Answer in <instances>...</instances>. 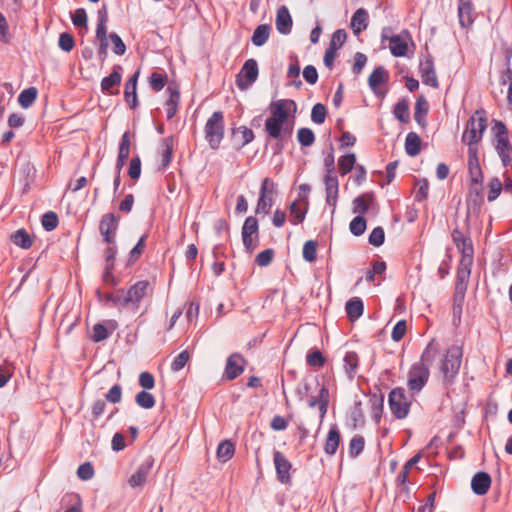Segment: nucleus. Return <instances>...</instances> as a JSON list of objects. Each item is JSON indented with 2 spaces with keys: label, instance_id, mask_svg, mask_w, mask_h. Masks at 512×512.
I'll return each instance as SVG.
<instances>
[{
  "label": "nucleus",
  "instance_id": "1",
  "mask_svg": "<svg viewBox=\"0 0 512 512\" xmlns=\"http://www.w3.org/2000/svg\"><path fill=\"white\" fill-rule=\"evenodd\" d=\"M270 116L265 121V130L273 139L291 135L297 105L293 100L281 99L269 105Z\"/></svg>",
  "mask_w": 512,
  "mask_h": 512
},
{
  "label": "nucleus",
  "instance_id": "2",
  "mask_svg": "<svg viewBox=\"0 0 512 512\" xmlns=\"http://www.w3.org/2000/svg\"><path fill=\"white\" fill-rule=\"evenodd\" d=\"M438 353V345L432 340L424 350L421 359L415 363L408 374V387L413 392H419L427 383L429 378V366Z\"/></svg>",
  "mask_w": 512,
  "mask_h": 512
},
{
  "label": "nucleus",
  "instance_id": "3",
  "mask_svg": "<svg viewBox=\"0 0 512 512\" xmlns=\"http://www.w3.org/2000/svg\"><path fill=\"white\" fill-rule=\"evenodd\" d=\"M488 118L485 110H476L466 122L461 140L468 148H477L476 144L479 143L487 129Z\"/></svg>",
  "mask_w": 512,
  "mask_h": 512
},
{
  "label": "nucleus",
  "instance_id": "4",
  "mask_svg": "<svg viewBox=\"0 0 512 512\" xmlns=\"http://www.w3.org/2000/svg\"><path fill=\"white\" fill-rule=\"evenodd\" d=\"M491 132L493 135L492 145L501 159L503 166L507 167L512 161V144L509 140L508 130L503 122L493 120Z\"/></svg>",
  "mask_w": 512,
  "mask_h": 512
},
{
  "label": "nucleus",
  "instance_id": "5",
  "mask_svg": "<svg viewBox=\"0 0 512 512\" xmlns=\"http://www.w3.org/2000/svg\"><path fill=\"white\" fill-rule=\"evenodd\" d=\"M462 348L458 345L451 346L440 362V371L445 381H452L458 374L462 362Z\"/></svg>",
  "mask_w": 512,
  "mask_h": 512
},
{
  "label": "nucleus",
  "instance_id": "6",
  "mask_svg": "<svg viewBox=\"0 0 512 512\" xmlns=\"http://www.w3.org/2000/svg\"><path fill=\"white\" fill-rule=\"evenodd\" d=\"M224 136V118L220 111L214 112L205 125V138L212 149L219 147Z\"/></svg>",
  "mask_w": 512,
  "mask_h": 512
},
{
  "label": "nucleus",
  "instance_id": "7",
  "mask_svg": "<svg viewBox=\"0 0 512 512\" xmlns=\"http://www.w3.org/2000/svg\"><path fill=\"white\" fill-rule=\"evenodd\" d=\"M150 284L146 280L138 281L128 291H119L115 297V302L119 305L138 306L141 300L146 296Z\"/></svg>",
  "mask_w": 512,
  "mask_h": 512
},
{
  "label": "nucleus",
  "instance_id": "8",
  "mask_svg": "<svg viewBox=\"0 0 512 512\" xmlns=\"http://www.w3.org/2000/svg\"><path fill=\"white\" fill-rule=\"evenodd\" d=\"M275 194V183L269 179H263L259 191V199L255 208L256 214H268L273 203Z\"/></svg>",
  "mask_w": 512,
  "mask_h": 512
},
{
  "label": "nucleus",
  "instance_id": "9",
  "mask_svg": "<svg viewBox=\"0 0 512 512\" xmlns=\"http://www.w3.org/2000/svg\"><path fill=\"white\" fill-rule=\"evenodd\" d=\"M389 407L392 414L397 419H404L407 417L410 409V402L405 396L402 388H395L389 394Z\"/></svg>",
  "mask_w": 512,
  "mask_h": 512
},
{
  "label": "nucleus",
  "instance_id": "10",
  "mask_svg": "<svg viewBox=\"0 0 512 512\" xmlns=\"http://www.w3.org/2000/svg\"><path fill=\"white\" fill-rule=\"evenodd\" d=\"M389 32V28H384L382 30V41H389V49L393 56H405L408 50L409 34L407 32H403L399 35L389 36Z\"/></svg>",
  "mask_w": 512,
  "mask_h": 512
},
{
  "label": "nucleus",
  "instance_id": "11",
  "mask_svg": "<svg viewBox=\"0 0 512 512\" xmlns=\"http://www.w3.org/2000/svg\"><path fill=\"white\" fill-rule=\"evenodd\" d=\"M119 221L120 218L114 213H107L101 217L99 222V232L103 236L104 241L109 245L115 243Z\"/></svg>",
  "mask_w": 512,
  "mask_h": 512
},
{
  "label": "nucleus",
  "instance_id": "12",
  "mask_svg": "<svg viewBox=\"0 0 512 512\" xmlns=\"http://www.w3.org/2000/svg\"><path fill=\"white\" fill-rule=\"evenodd\" d=\"M242 240L245 248L252 252L258 244V221L250 216L246 218L242 227Z\"/></svg>",
  "mask_w": 512,
  "mask_h": 512
},
{
  "label": "nucleus",
  "instance_id": "13",
  "mask_svg": "<svg viewBox=\"0 0 512 512\" xmlns=\"http://www.w3.org/2000/svg\"><path fill=\"white\" fill-rule=\"evenodd\" d=\"M258 76V65L257 62L254 59L247 60L238 77L236 80L237 86L240 89H246L248 86H250Z\"/></svg>",
  "mask_w": 512,
  "mask_h": 512
},
{
  "label": "nucleus",
  "instance_id": "14",
  "mask_svg": "<svg viewBox=\"0 0 512 512\" xmlns=\"http://www.w3.org/2000/svg\"><path fill=\"white\" fill-rule=\"evenodd\" d=\"M467 167L472 184H481L483 173L478 158V148H468Z\"/></svg>",
  "mask_w": 512,
  "mask_h": 512
},
{
  "label": "nucleus",
  "instance_id": "15",
  "mask_svg": "<svg viewBox=\"0 0 512 512\" xmlns=\"http://www.w3.org/2000/svg\"><path fill=\"white\" fill-rule=\"evenodd\" d=\"M153 459L147 458L144 462H142L137 470L131 475V477L128 480L129 485L132 488L140 487L142 486L150 474V471L153 466Z\"/></svg>",
  "mask_w": 512,
  "mask_h": 512
},
{
  "label": "nucleus",
  "instance_id": "16",
  "mask_svg": "<svg viewBox=\"0 0 512 512\" xmlns=\"http://www.w3.org/2000/svg\"><path fill=\"white\" fill-rule=\"evenodd\" d=\"M420 74L422 82L433 88L439 87V82L435 73L433 60L428 57L420 62Z\"/></svg>",
  "mask_w": 512,
  "mask_h": 512
},
{
  "label": "nucleus",
  "instance_id": "17",
  "mask_svg": "<svg viewBox=\"0 0 512 512\" xmlns=\"http://www.w3.org/2000/svg\"><path fill=\"white\" fill-rule=\"evenodd\" d=\"M273 460L279 481L281 483H288L290 481L291 463L280 451L274 452Z\"/></svg>",
  "mask_w": 512,
  "mask_h": 512
},
{
  "label": "nucleus",
  "instance_id": "18",
  "mask_svg": "<svg viewBox=\"0 0 512 512\" xmlns=\"http://www.w3.org/2000/svg\"><path fill=\"white\" fill-rule=\"evenodd\" d=\"M472 264L473 253H470V251L468 250V253L466 252V254H462L459 267L457 270L458 287L460 285H463L464 288L466 287V284L470 277Z\"/></svg>",
  "mask_w": 512,
  "mask_h": 512
},
{
  "label": "nucleus",
  "instance_id": "19",
  "mask_svg": "<svg viewBox=\"0 0 512 512\" xmlns=\"http://www.w3.org/2000/svg\"><path fill=\"white\" fill-rule=\"evenodd\" d=\"M308 197L299 195L298 199L293 201L289 207L292 216V223L297 225L301 223L307 213Z\"/></svg>",
  "mask_w": 512,
  "mask_h": 512
},
{
  "label": "nucleus",
  "instance_id": "20",
  "mask_svg": "<svg viewBox=\"0 0 512 512\" xmlns=\"http://www.w3.org/2000/svg\"><path fill=\"white\" fill-rule=\"evenodd\" d=\"M244 359L239 354H232L228 357L225 367V375L227 379L233 380L238 377L244 370Z\"/></svg>",
  "mask_w": 512,
  "mask_h": 512
},
{
  "label": "nucleus",
  "instance_id": "21",
  "mask_svg": "<svg viewBox=\"0 0 512 512\" xmlns=\"http://www.w3.org/2000/svg\"><path fill=\"white\" fill-rule=\"evenodd\" d=\"M473 5L470 0H460L458 4V17L460 25L468 28L474 21Z\"/></svg>",
  "mask_w": 512,
  "mask_h": 512
},
{
  "label": "nucleus",
  "instance_id": "22",
  "mask_svg": "<svg viewBox=\"0 0 512 512\" xmlns=\"http://www.w3.org/2000/svg\"><path fill=\"white\" fill-rule=\"evenodd\" d=\"M491 486V477L485 472L476 473L471 480V488L477 495H484Z\"/></svg>",
  "mask_w": 512,
  "mask_h": 512
},
{
  "label": "nucleus",
  "instance_id": "23",
  "mask_svg": "<svg viewBox=\"0 0 512 512\" xmlns=\"http://www.w3.org/2000/svg\"><path fill=\"white\" fill-rule=\"evenodd\" d=\"M276 28L281 34H289L292 28V18L289 10L285 6H281L277 11Z\"/></svg>",
  "mask_w": 512,
  "mask_h": 512
},
{
  "label": "nucleus",
  "instance_id": "24",
  "mask_svg": "<svg viewBox=\"0 0 512 512\" xmlns=\"http://www.w3.org/2000/svg\"><path fill=\"white\" fill-rule=\"evenodd\" d=\"M338 185V179L335 175L325 176L326 202L333 207V211L336 208L338 198Z\"/></svg>",
  "mask_w": 512,
  "mask_h": 512
},
{
  "label": "nucleus",
  "instance_id": "25",
  "mask_svg": "<svg viewBox=\"0 0 512 512\" xmlns=\"http://www.w3.org/2000/svg\"><path fill=\"white\" fill-rule=\"evenodd\" d=\"M328 402H329L328 389L326 387L322 386L319 391L318 396L315 398H312L309 401V406L311 408L318 407L320 418L323 419L327 413Z\"/></svg>",
  "mask_w": 512,
  "mask_h": 512
},
{
  "label": "nucleus",
  "instance_id": "26",
  "mask_svg": "<svg viewBox=\"0 0 512 512\" xmlns=\"http://www.w3.org/2000/svg\"><path fill=\"white\" fill-rule=\"evenodd\" d=\"M138 76L139 72H136L125 84V100L132 109H134L138 104L136 93Z\"/></svg>",
  "mask_w": 512,
  "mask_h": 512
},
{
  "label": "nucleus",
  "instance_id": "27",
  "mask_svg": "<svg viewBox=\"0 0 512 512\" xmlns=\"http://www.w3.org/2000/svg\"><path fill=\"white\" fill-rule=\"evenodd\" d=\"M368 26V13L365 9L359 8L351 18V28L354 34L358 35Z\"/></svg>",
  "mask_w": 512,
  "mask_h": 512
},
{
  "label": "nucleus",
  "instance_id": "28",
  "mask_svg": "<svg viewBox=\"0 0 512 512\" xmlns=\"http://www.w3.org/2000/svg\"><path fill=\"white\" fill-rule=\"evenodd\" d=\"M388 79V71L384 67L379 66L376 69H374L373 72L370 74L368 78V84L369 87L373 90V92L377 94V89L379 85L388 81Z\"/></svg>",
  "mask_w": 512,
  "mask_h": 512
},
{
  "label": "nucleus",
  "instance_id": "29",
  "mask_svg": "<svg viewBox=\"0 0 512 512\" xmlns=\"http://www.w3.org/2000/svg\"><path fill=\"white\" fill-rule=\"evenodd\" d=\"M116 328V323L114 321H109L107 326L101 323H97L93 326V334L92 340L94 342H101L108 338L110 333H112Z\"/></svg>",
  "mask_w": 512,
  "mask_h": 512
},
{
  "label": "nucleus",
  "instance_id": "30",
  "mask_svg": "<svg viewBox=\"0 0 512 512\" xmlns=\"http://www.w3.org/2000/svg\"><path fill=\"white\" fill-rule=\"evenodd\" d=\"M167 92L169 93V98L166 101L165 109H166L167 118L171 119L172 117H174V115L177 112L178 104H179V100H180V93L175 87H173L171 85L168 86Z\"/></svg>",
  "mask_w": 512,
  "mask_h": 512
},
{
  "label": "nucleus",
  "instance_id": "31",
  "mask_svg": "<svg viewBox=\"0 0 512 512\" xmlns=\"http://www.w3.org/2000/svg\"><path fill=\"white\" fill-rule=\"evenodd\" d=\"M373 200V194L371 193H364L356 197L353 200V213L358 214V216L366 213L370 205L373 203Z\"/></svg>",
  "mask_w": 512,
  "mask_h": 512
},
{
  "label": "nucleus",
  "instance_id": "32",
  "mask_svg": "<svg viewBox=\"0 0 512 512\" xmlns=\"http://www.w3.org/2000/svg\"><path fill=\"white\" fill-rule=\"evenodd\" d=\"M452 240L455 243L457 249L462 254L468 253V249L470 253H473V246L471 240L467 238L459 229L455 228L452 232Z\"/></svg>",
  "mask_w": 512,
  "mask_h": 512
},
{
  "label": "nucleus",
  "instance_id": "33",
  "mask_svg": "<svg viewBox=\"0 0 512 512\" xmlns=\"http://www.w3.org/2000/svg\"><path fill=\"white\" fill-rule=\"evenodd\" d=\"M340 443V433L337 427H331L326 437L324 450L328 455H334Z\"/></svg>",
  "mask_w": 512,
  "mask_h": 512
},
{
  "label": "nucleus",
  "instance_id": "34",
  "mask_svg": "<svg viewBox=\"0 0 512 512\" xmlns=\"http://www.w3.org/2000/svg\"><path fill=\"white\" fill-rule=\"evenodd\" d=\"M405 151L409 156H416L421 151V139L415 132L407 134L405 139Z\"/></svg>",
  "mask_w": 512,
  "mask_h": 512
},
{
  "label": "nucleus",
  "instance_id": "35",
  "mask_svg": "<svg viewBox=\"0 0 512 512\" xmlns=\"http://www.w3.org/2000/svg\"><path fill=\"white\" fill-rule=\"evenodd\" d=\"M270 30L271 28L267 24L257 26L251 38L252 43L257 47L264 45L269 38Z\"/></svg>",
  "mask_w": 512,
  "mask_h": 512
},
{
  "label": "nucleus",
  "instance_id": "36",
  "mask_svg": "<svg viewBox=\"0 0 512 512\" xmlns=\"http://www.w3.org/2000/svg\"><path fill=\"white\" fill-rule=\"evenodd\" d=\"M346 312L350 319H357L363 314V302L359 298H353L346 303Z\"/></svg>",
  "mask_w": 512,
  "mask_h": 512
},
{
  "label": "nucleus",
  "instance_id": "37",
  "mask_svg": "<svg viewBox=\"0 0 512 512\" xmlns=\"http://www.w3.org/2000/svg\"><path fill=\"white\" fill-rule=\"evenodd\" d=\"M234 451H235V448H234L233 443L229 440H224V441L220 442V444L218 445L217 457L222 462H227L228 460H230L233 457Z\"/></svg>",
  "mask_w": 512,
  "mask_h": 512
},
{
  "label": "nucleus",
  "instance_id": "38",
  "mask_svg": "<svg viewBox=\"0 0 512 512\" xmlns=\"http://www.w3.org/2000/svg\"><path fill=\"white\" fill-rule=\"evenodd\" d=\"M37 93L38 91L35 87H30L23 90L18 97L20 106L25 109L29 108L36 100Z\"/></svg>",
  "mask_w": 512,
  "mask_h": 512
},
{
  "label": "nucleus",
  "instance_id": "39",
  "mask_svg": "<svg viewBox=\"0 0 512 512\" xmlns=\"http://www.w3.org/2000/svg\"><path fill=\"white\" fill-rule=\"evenodd\" d=\"M11 240L15 245L23 249H28L32 245V239L24 229H19L12 234Z\"/></svg>",
  "mask_w": 512,
  "mask_h": 512
},
{
  "label": "nucleus",
  "instance_id": "40",
  "mask_svg": "<svg viewBox=\"0 0 512 512\" xmlns=\"http://www.w3.org/2000/svg\"><path fill=\"white\" fill-rule=\"evenodd\" d=\"M108 20L107 12L105 9L99 10L98 12V24L96 29V38L97 40H105L108 39L107 35V25L106 22Z\"/></svg>",
  "mask_w": 512,
  "mask_h": 512
},
{
  "label": "nucleus",
  "instance_id": "41",
  "mask_svg": "<svg viewBox=\"0 0 512 512\" xmlns=\"http://www.w3.org/2000/svg\"><path fill=\"white\" fill-rule=\"evenodd\" d=\"M356 163V156L354 153H348L344 156H342L338 160V166L339 170L342 176L349 173L355 166Z\"/></svg>",
  "mask_w": 512,
  "mask_h": 512
},
{
  "label": "nucleus",
  "instance_id": "42",
  "mask_svg": "<svg viewBox=\"0 0 512 512\" xmlns=\"http://www.w3.org/2000/svg\"><path fill=\"white\" fill-rule=\"evenodd\" d=\"M358 367V356L354 352L346 353L344 357V368L350 378L356 373Z\"/></svg>",
  "mask_w": 512,
  "mask_h": 512
},
{
  "label": "nucleus",
  "instance_id": "43",
  "mask_svg": "<svg viewBox=\"0 0 512 512\" xmlns=\"http://www.w3.org/2000/svg\"><path fill=\"white\" fill-rule=\"evenodd\" d=\"M502 191V182L499 178L494 177L488 183V195L487 199L489 202L495 201Z\"/></svg>",
  "mask_w": 512,
  "mask_h": 512
},
{
  "label": "nucleus",
  "instance_id": "44",
  "mask_svg": "<svg viewBox=\"0 0 512 512\" xmlns=\"http://www.w3.org/2000/svg\"><path fill=\"white\" fill-rule=\"evenodd\" d=\"M297 139L302 146H311L315 141L314 132L309 128H300L297 132Z\"/></svg>",
  "mask_w": 512,
  "mask_h": 512
},
{
  "label": "nucleus",
  "instance_id": "45",
  "mask_svg": "<svg viewBox=\"0 0 512 512\" xmlns=\"http://www.w3.org/2000/svg\"><path fill=\"white\" fill-rule=\"evenodd\" d=\"M136 403L144 409H151L155 405V399L151 393L141 391L136 395Z\"/></svg>",
  "mask_w": 512,
  "mask_h": 512
},
{
  "label": "nucleus",
  "instance_id": "46",
  "mask_svg": "<svg viewBox=\"0 0 512 512\" xmlns=\"http://www.w3.org/2000/svg\"><path fill=\"white\" fill-rule=\"evenodd\" d=\"M394 116L401 122L409 120V107L405 100L399 101L394 107Z\"/></svg>",
  "mask_w": 512,
  "mask_h": 512
},
{
  "label": "nucleus",
  "instance_id": "47",
  "mask_svg": "<svg viewBox=\"0 0 512 512\" xmlns=\"http://www.w3.org/2000/svg\"><path fill=\"white\" fill-rule=\"evenodd\" d=\"M317 243L313 240L306 241L303 246V258L307 262H314L316 260Z\"/></svg>",
  "mask_w": 512,
  "mask_h": 512
},
{
  "label": "nucleus",
  "instance_id": "48",
  "mask_svg": "<svg viewBox=\"0 0 512 512\" xmlns=\"http://www.w3.org/2000/svg\"><path fill=\"white\" fill-rule=\"evenodd\" d=\"M420 458L421 455L416 454L406 462V464L404 465L403 469L401 470L397 477L400 483L404 484L407 481L410 469L419 462Z\"/></svg>",
  "mask_w": 512,
  "mask_h": 512
},
{
  "label": "nucleus",
  "instance_id": "49",
  "mask_svg": "<svg viewBox=\"0 0 512 512\" xmlns=\"http://www.w3.org/2000/svg\"><path fill=\"white\" fill-rule=\"evenodd\" d=\"M121 74L117 71H113L109 76L105 77L101 81V88L104 91H109L112 87L120 84Z\"/></svg>",
  "mask_w": 512,
  "mask_h": 512
},
{
  "label": "nucleus",
  "instance_id": "50",
  "mask_svg": "<svg viewBox=\"0 0 512 512\" xmlns=\"http://www.w3.org/2000/svg\"><path fill=\"white\" fill-rule=\"evenodd\" d=\"M350 232L355 236H360L365 232L366 220L362 216H356L349 225Z\"/></svg>",
  "mask_w": 512,
  "mask_h": 512
},
{
  "label": "nucleus",
  "instance_id": "51",
  "mask_svg": "<svg viewBox=\"0 0 512 512\" xmlns=\"http://www.w3.org/2000/svg\"><path fill=\"white\" fill-rule=\"evenodd\" d=\"M346 39H347V34H346L345 30H343V29L336 30L332 35L329 48H332L337 51L339 48L342 47V45L345 43Z\"/></svg>",
  "mask_w": 512,
  "mask_h": 512
},
{
  "label": "nucleus",
  "instance_id": "52",
  "mask_svg": "<svg viewBox=\"0 0 512 512\" xmlns=\"http://www.w3.org/2000/svg\"><path fill=\"white\" fill-rule=\"evenodd\" d=\"M326 118V108L323 104L317 103L311 111V119L316 124L324 123Z\"/></svg>",
  "mask_w": 512,
  "mask_h": 512
},
{
  "label": "nucleus",
  "instance_id": "53",
  "mask_svg": "<svg viewBox=\"0 0 512 512\" xmlns=\"http://www.w3.org/2000/svg\"><path fill=\"white\" fill-rule=\"evenodd\" d=\"M41 223L45 230L52 231L58 225V217L54 212H47L42 216Z\"/></svg>",
  "mask_w": 512,
  "mask_h": 512
},
{
  "label": "nucleus",
  "instance_id": "54",
  "mask_svg": "<svg viewBox=\"0 0 512 512\" xmlns=\"http://www.w3.org/2000/svg\"><path fill=\"white\" fill-rule=\"evenodd\" d=\"M162 147H163V150H162V165L164 167H166V166L169 165V163L171 161V157H172V151H173L172 141L169 138L163 139Z\"/></svg>",
  "mask_w": 512,
  "mask_h": 512
},
{
  "label": "nucleus",
  "instance_id": "55",
  "mask_svg": "<svg viewBox=\"0 0 512 512\" xmlns=\"http://www.w3.org/2000/svg\"><path fill=\"white\" fill-rule=\"evenodd\" d=\"M166 82L167 76L165 74L154 72L150 76V85L155 91L162 90Z\"/></svg>",
  "mask_w": 512,
  "mask_h": 512
},
{
  "label": "nucleus",
  "instance_id": "56",
  "mask_svg": "<svg viewBox=\"0 0 512 512\" xmlns=\"http://www.w3.org/2000/svg\"><path fill=\"white\" fill-rule=\"evenodd\" d=\"M189 358V352L187 350L182 351L174 358L171 364V369L175 372L180 371L187 364Z\"/></svg>",
  "mask_w": 512,
  "mask_h": 512
},
{
  "label": "nucleus",
  "instance_id": "57",
  "mask_svg": "<svg viewBox=\"0 0 512 512\" xmlns=\"http://www.w3.org/2000/svg\"><path fill=\"white\" fill-rule=\"evenodd\" d=\"M74 38L69 33H61L58 40V46L65 52H70L74 47Z\"/></svg>",
  "mask_w": 512,
  "mask_h": 512
},
{
  "label": "nucleus",
  "instance_id": "58",
  "mask_svg": "<svg viewBox=\"0 0 512 512\" xmlns=\"http://www.w3.org/2000/svg\"><path fill=\"white\" fill-rule=\"evenodd\" d=\"M385 233L382 227H376L369 235V243L373 246L379 247L384 243Z\"/></svg>",
  "mask_w": 512,
  "mask_h": 512
},
{
  "label": "nucleus",
  "instance_id": "59",
  "mask_svg": "<svg viewBox=\"0 0 512 512\" xmlns=\"http://www.w3.org/2000/svg\"><path fill=\"white\" fill-rule=\"evenodd\" d=\"M364 449V439L361 436H355L349 444V453L351 456L359 455Z\"/></svg>",
  "mask_w": 512,
  "mask_h": 512
},
{
  "label": "nucleus",
  "instance_id": "60",
  "mask_svg": "<svg viewBox=\"0 0 512 512\" xmlns=\"http://www.w3.org/2000/svg\"><path fill=\"white\" fill-rule=\"evenodd\" d=\"M109 39L111 40V42L113 44V52L119 56L123 55L126 51V46H125L124 42L122 41V39L120 38V36L116 33H111L109 35Z\"/></svg>",
  "mask_w": 512,
  "mask_h": 512
},
{
  "label": "nucleus",
  "instance_id": "61",
  "mask_svg": "<svg viewBox=\"0 0 512 512\" xmlns=\"http://www.w3.org/2000/svg\"><path fill=\"white\" fill-rule=\"evenodd\" d=\"M308 365L312 367H322L325 363V359L319 350H315L306 356Z\"/></svg>",
  "mask_w": 512,
  "mask_h": 512
},
{
  "label": "nucleus",
  "instance_id": "62",
  "mask_svg": "<svg viewBox=\"0 0 512 512\" xmlns=\"http://www.w3.org/2000/svg\"><path fill=\"white\" fill-rule=\"evenodd\" d=\"M500 82L503 86H508L507 100L512 105V70L507 69L500 78Z\"/></svg>",
  "mask_w": 512,
  "mask_h": 512
},
{
  "label": "nucleus",
  "instance_id": "63",
  "mask_svg": "<svg viewBox=\"0 0 512 512\" xmlns=\"http://www.w3.org/2000/svg\"><path fill=\"white\" fill-rule=\"evenodd\" d=\"M77 475L81 480H90L94 476V469L89 462L83 463L78 467Z\"/></svg>",
  "mask_w": 512,
  "mask_h": 512
},
{
  "label": "nucleus",
  "instance_id": "64",
  "mask_svg": "<svg viewBox=\"0 0 512 512\" xmlns=\"http://www.w3.org/2000/svg\"><path fill=\"white\" fill-rule=\"evenodd\" d=\"M273 256H274V251L272 249H266V250L260 252L256 256L255 261H256L257 265H259L261 267H265L271 263Z\"/></svg>",
  "mask_w": 512,
  "mask_h": 512
}]
</instances>
